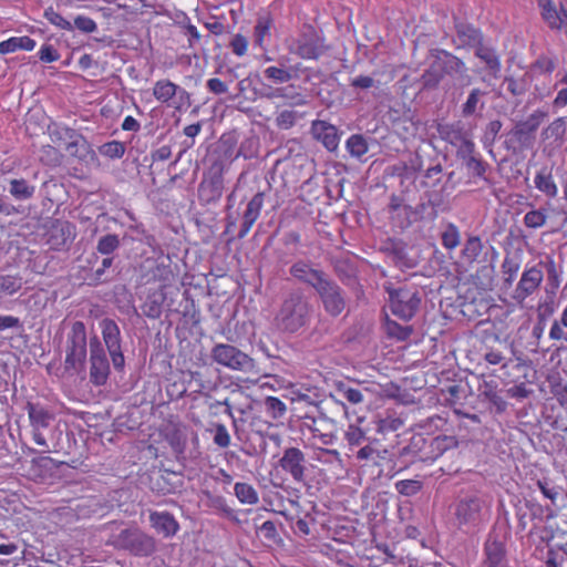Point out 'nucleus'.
<instances>
[{
  "mask_svg": "<svg viewBox=\"0 0 567 567\" xmlns=\"http://www.w3.org/2000/svg\"><path fill=\"white\" fill-rule=\"evenodd\" d=\"M290 274L296 279L303 281L313 288L317 287V282H321L326 278V275L321 270L313 269L303 261L293 264L290 268Z\"/></svg>",
  "mask_w": 567,
  "mask_h": 567,
  "instance_id": "aec40b11",
  "label": "nucleus"
},
{
  "mask_svg": "<svg viewBox=\"0 0 567 567\" xmlns=\"http://www.w3.org/2000/svg\"><path fill=\"white\" fill-rule=\"evenodd\" d=\"M110 375V363L100 339L94 336L90 339V381L96 385H104Z\"/></svg>",
  "mask_w": 567,
  "mask_h": 567,
  "instance_id": "39448f33",
  "label": "nucleus"
},
{
  "mask_svg": "<svg viewBox=\"0 0 567 567\" xmlns=\"http://www.w3.org/2000/svg\"><path fill=\"white\" fill-rule=\"evenodd\" d=\"M388 209L392 226L401 230L408 229L419 219V212L395 194L391 195Z\"/></svg>",
  "mask_w": 567,
  "mask_h": 567,
  "instance_id": "1a4fd4ad",
  "label": "nucleus"
},
{
  "mask_svg": "<svg viewBox=\"0 0 567 567\" xmlns=\"http://www.w3.org/2000/svg\"><path fill=\"white\" fill-rule=\"evenodd\" d=\"M311 134L313 138L320 142L329 152L338 148L340 135L338 128L327 121L316 120L311 123Z\"/></svg>",
  "mask_w": 567,
  "mask_h": 567,
  "instance_id": "4468645a",
  "label": "nucleus"
},
{
  "mask_svg": "<svg viewBox=\"0 0 567 567\" xmlns=\"http://www.w3.org/2000/svg\"><path fill=\"white\" fill-rule=\"evenodd\" d=\"M375 425L378 433L388 434L400 430L403 426V420L395 413H386L384 416L378 417Z\"/></svg>",
  "mask_w": 567,
  "mask_h": 567,
  "instance_id": "473e14b6",
  "label": "nucleus"
},
{
  "mask_svg": "<svg viewBox=\"0 0 567 567\" xmlns=\"http://www.w3.org/2000/svg\"><path fill=\"white\" fill-rule=\"evenodd\" d=\"M550 540L554 547L563 549L567 540V520H563L561 524L551 528Z\"/></svg>",
  "mask_w": 567,
  "mask_h": 567,
  "instance_id": "6e6d98bb",
  "label": "nucleus"
},
{
  "mask_svg": "<svg viewBox=\"0 0 567 567\" xmlns=\"http://www.w3.org/2000/svg\"><path fill=\"white\" fill-rule=\"evenodd\" d=\"M484 502L476 496L461 499L455 507V517L461 525L476 524L481 519Z\"/></svg>",
  "mask_w": 567,
  "mask_h": 567,
  "instance_id": "2eb2a0df",
  "label": "nucleus"
},
{
  "mask_svg": "<svg viewBox=\"0 0 567 567\" xmlns=\"http://www.w3.org/2000/svg\"><path fill=\"white\" fill-rule=\"evenodd\" d=\"M484 249L483 241L480 236H468L462 249V257L468 264L478 261Z\"/></svg>",
  "mask_w": 567,
  "mask_h": 567,
  "instance_id": "cd10ccee",
  "label": "nucleus"
},
{
  "mask_svg": "<svg viewBox=\"0 0 567 567\" xmlns=\"http://www.w3.org/2000/svg\"><path fill=\"white\" fill-rule=\"evenodd\" d=\"M475 54L486 64L487 69L494 76L498 75V73L501 72L502 64L499 56L497 55L495 50L481 44L476 49Z\"/></svg>",
  "mask_w": 567,
  "mask_h": 567,
  "instance_id": "c85d7f7f",
  "label": "nucleus"
},
{
  "mask_svg": "<svg viewBox=\"0 0 567 567\" xmlns=\"http://www.w3.org/2000/svg\"><path fill=\"white\" fill-rule=\"evenodd\" d=\"M327 51L324 40L313 29L293 40L290 52L303 60H318Z\"/></svg>",
  "mask_w": 567,
  "mask_h": 567,
  "instance_id": "0eeeda50",
  "label": "nucleus"
},
{
  "mask_svg": "<svg viewBox=\"0 0 567 567\" xmlns=\"http://www.w3.org/2000/svg\"><path fill=\"white\" fill-rule=\"evenodd\" d=\"M520 264L518 260L505 257L502 264V272L504 277V285L511 287L515 281L519 271Z\"/></svg>",
  "mask_w": 567,
  "mask_h": 567,
  "instance_id": "de8ad7c7",
  "label": "nucleus"
},
{
  "mask_svg": "<svg viewBox=\"0 0 567 567\" xmlns=\"http://www.w3.org/2000/svg\"><path fill=\"white\" fill-rule=\"evenodd\" d=\"M395 489L404 496H412L422 489V483L416 480H401L395 483Z\"/></svg>",
  "mask_w": 567,
  "mask_h": 567,
  "instance_id": "5fc2aeb1",
  "label": "nucleus"
},
{
  "mask_svg": "<svg viewBox=\"0 0 567 567\" xmlns=\"http://www.w3.org/2000/svg\"><path fill=\"white\" fill-rule=\"evenodd\" d=\"M313 460L322 465L329 466L330 470H342L343 467V461L337 450L318 446L315 449Z\"/></svg>",
  "mask_w": 567,
  "mask_h": 567,
  "instance_id": "bb28decb",
  "label": "nucleus"
},
{
  "mask_svg": "<svg viewBox=\"0 0 567 567\" xmlns=\"http://www.w3.org/2000/svg\"><path fill=\"white\" fill-rule=\"evenodd\" d=\"M480 395L484 398L492 406L495 408L497 413L505 412L507 402L501 395L498 382L493 378H483L478 384Z\"/></svg>",
  "mask_w": 567,
  "mask_h": 567,
  "instance_id": "dca6fc26",
  "label": "nucleus"
},
{
  "mask_svg": "<svg viewBox=\"0 0 567 567\" xmlns=\"http://www.w3.org/2000/svg\"><path fill=\"white\" fill-rule=\"evenodd\" d=\"M54 465V460L50 456H39L31 461L32 470H39L35 475L41 476L42 471L51 470Z\"/></svg>",
  "mask_w": 567,
  "mask_h": 567,
  "instance_id": "338daca9",
  "label": "nucleus"
},
{
  "mask_svg": "<svg viewBox=\"0 0 567 567\" xmlns=\"http://www.w3.org/2000/svg\"><path fill=\"white\" fill-rule=\"evenodd\" d=\"M421 298L416 291L399 288L390 291V308L393 315L403 320H410L416 313Z\"/></svg>",
  "mask_w": 567,
  "mask_h": 567,
  "instance_id": "6e6552de",
  "label": "nucleus"
},
{
  "mask_svg": "<svg viewBox=\"0 0 567 567\" xmlns=\"http://www.w3.org/2000/svg\"><path fill=\"white\" fill-rule=\"evenodd\" d=\"M35 187L30 185L25 179H11L10 181V194L19 200L29 199L33 196Z\"/></svg>",
  "mask_w": 567,
  "mask_h": 567,
  "instance_id": "4c0bfd02",
  "label": "nucleus"
},
{
  "mask_svg": "<svg viewBox=\"0 0 567 567\" xmlns=\"http://www.w3.org/2000/svg\"><path fill=\"white\" fill-rule=\"evenodd\" d=\"M75 227L70 221L54 220L49 228L47 243L53 250H61L72 243Z\"/></svg>",
  "mask_w": 567,
  "mask_h": 567,
  "instance_id": "ddd939ff",
  "label": "nucleus"
},
{
  "mask_svg": "<svg viewBox=\"0 0 567 567\" xmlns=\"http://www.w3.org/2000/svg\"><path fill=\"white\" fill-rule=\"evenodd\" d=\"M37 45L34 39L29 35L11 37L0 42V54H10L19 50L32 51Z\"/></svg>",
  "mask_w": 567,
  "mask_h": 567,
  "instance_id": "5701e85b",
  "label": "nucleus"
},
{
  "mask_svg": "<svg viewBox=\"0 0 567 567\" xmlns=\"http://www.w3.org/2000/svg\"><path fill=\"white\" fill-rule=\"evenodd\" d=\"M257 536L268 546H271L279 540L276 525L271 520H266L261 524V526L257 527Z\"/></svg>",
  "mask_w": 567,
  "mask_h": 567,
  "instance_id": "09e8293b",
  "label": "nucleus"
},
{
  "mask_svg": "<svg viewBox=\"0 0 567 567\" xmlns=\"http://www.w3.org/2000/svg\"><path fill=\"white\" fill-rule=\"evenodd\" d=\"M434 60L440 63L442 73L445 76L462 74L465 71L464 62L450 52L442 51Z\"/></svg>",
  "mask_w": 567,
  "mask_h": 567,
  "instance_id": "a878e982",
  "label": "nucleus"
},
{
  "mask_svg": "<svg viewBox=\"0 0 567 567\" xmlns=\"http://www.w3.org/2000/svg\"><path fill=\"white\" fill-rule=\"evenodd\" d=\"M338 392L351 404H359L364 400L363 393L359 389L346 385L343 383L338 385Z\"/></svg>",
  "mask_w": 567,
  "mask_h": 567,
  "instance_id": "4d7b16f0",
  "label": "nucleus"
},
{
  "mask_svg": "<svg viewBox=\"0 0 567 567\" xmlns=\"http://www.w3.org/2000/svg\"><path fill=\"white\" fill-rule=\"evenodd\" d=\"M120 247V238L115 234L102 236L96 245V250L102 255H111Z\"/></svg>",
  "mask_w": 567,
  "mask_h": 567,
  "instance_id": "8fccbe9b",
  "label": "nucleus"
},
{
  "mask_svg": "<svg viewBox=\"0 0 567 567\" xmlns=\"http://www.w3.org/2000/svg\"><path fill=\"white\" fill-rule=\"evenodd\" d=\"M265 75L267 79L272 80L276 83H286L291 80V73L281 68L269 66L265 70Z\"/></svg>",
  "mask_w": 567,
  "mask_h": 567,
  "instance_id": "052dcab7",
  "label": "nucleus"
},
{
  "mask_svg": "<svg viewBox=\"0 0 567 567\" xmlns=\"http://www.w3.org/2000/svg\"><path fill=\"white\" fill-rule=\"evenodd\" d=\"M39 59L44 63H51L58 61L61 55L52 44H43L38 51Z\"/></svg>",
  "mask_w": 567,
  "mask_h": 567,
  "instance_id": "e2e57ef3",
  "label": "nucleus"
},
{
  "mask_svg": "<svg viewBox=\"0 0 567 567\" xmlns=\"http://www.w3.org/2000/svg\"><path fill=\"white\" fill-rule=\"evenodd\" d=\"M177 94L186 95V91L174 82L163 79L154 83L153 95L162 104L169 105L171 100Z\"/></svg>",
  "mask_w": 567,
  "mask_h": 567,
  "instance_id": "412c9836",
  "label": "nucleus"
},
{
  "mask_svg": "<svg viewBox=\"0 0 567 567\" xmlns=\"http://www.w3.org/2000/svg\"><path fill=\"white\" fill-rule=\"evenodd\" d=\"M87 355L86 328L82 321H74L66 336L64 369L80 373L84 370Z\"/></svg>",
  "mask_w": 567,
  "mask_h": 567,
  "instance_id": "f03ea898",
  "label": "nucleus"
},
{
  "mask_svg": "<svg viewBox=\"0 0 567 567\" xmlns=\"http://www.w3.org/2000/svg\"><path fill=\"white\" fill-rule=\"evenodd\" d=\"M547 117V113L543 110H536L526 121L517 125V133L529 135L537 131L542 122Z\"/></svg>",
  "mask_w": 567,
  "mask_h": 567,
  "instance_id": "f704fd0d",
  "label": "nucleus"
},
{
  "mask_svg": "<svg viewBox=\"0 0 567 567\" xmlns=\"http://www.w3.org/2000/svg\"><path fill=\"white\" fill-rule=\"evenodd\" d=\"M566 558H567V556L563 549H559L551 545L547 551V557H546L545 563H546L547 567H563Z\"/></svg>",
  "mask_w": 567,
  "mask_h": 567,
  "instance_id": "bf43d9fd",
  "label": "nucleus"
},
{
  "mask_svg": "<svg viewBox=\"0 0 567 567\" xmlns=\"http://www.w3.org/2000/svg\"><path fill=\"white\" fill-rule=\"evenodd\" d=\"M566 132L565 117L554 120L543 132L545 138L561 140Z\"/></svg>",
  "mask_w": 567,
  "mask_h": 567,
  "instance_id": "864d4df0",
  "label": "nucleus"
},
{
  "mask_svg": "<svg viewBox=\"0 0 567 567\" xmlns=\"http://www.w3.org/2000/svg\"><path fill=\"white\" fill-rule=\"evenodd\" d=\"M22 287V277L19 275H0V297L13 295Z\"/></svg>",
  "mask_w": 567,
  "mask_h": 567,
  "instance_id": "c03bdc74",
  "label": "nucleus"
},
{
  "mask_svg": "<svg viewBox=\"0 0 567 567\" xmlns=\"http://www.w3.org/2000/svg\"><path fill=\"white\" fill-rule=\"evenodd\" d=\"M275 383H278V381L271 377H265L256 381L250 380V399L252 401L250 411L264 409L270 419L265 422L267 426L286 413L285 403L268 393L275 391Z\"/></svg>",
  "mask_w": 567,
  "mask_h": 567,
  "instance_id": "f257e3e1",
  "label": "nucleus"
},
{
  "mask_svg": "<svg viewBox=\"0 0 567 567\" xmlns=\"http://www.w3.org/2000/svg\"><path fill=\"white\" fill-rule=\"evenodd\" d=\"M346 147L349 154L358 159L363 157L369 151L367 140L361 134L351 135L346 142Z\"/></svg>",
  "mask_w": 567,
  "mask_h": 567,
  "instance_id": "58836bf2",
  "label": "nucleus"
},
{
  "mask_svg": "<svg viewBox=\"0 0 567 567\" xmlns=\"http://www.w3.org/2000/svg\"><path fill=\"white\" fill-rule=\"evenodd\" d=\"M482 92L478 89H473L467 96L466 102L463 104L462 113L464 116H471L475 113Z\"/></svg>",
  "mask_w": 567,
  "mask_h": 567,
  "instance_id": "680f3d73",
  "label": "nucleus"
},
{
  "mask_svg": "<svg viewBox=\"0 0 567 567\" xmlns=\"http://www.w3.org/2000/svg\"><path fill=\"white\" fill-rule=\"evenodd\" d=\"M537 487L542 492L543 496L550 501L553 506H558V501L563 498V489L549 480H538L536 483Z\"/></svg>",
  "mask_w": 567,
  "mask_h": 567,
  "instance_id": "e433bc0d",
  "label": "nucleus"
},
{
  "mask_svg": "<svg viewBox=\"0 0 567 567\" xmlns=\"http://www.w3.org/2000/svg\"><path fill=\"white\" fill-rule=\"evenodd\" d=\"M166 286L163 285L158 289L151 290L142 305L143 313L151 319H158L163 312V305L166 300Z\"/></svg>",
  "mask_w": 567,
  "mask_h": 567,
  "instance_id": "a211bd4d",
  "label": "nucleus"
},
{
  "mask_svg": "<svg viewBox=\"0 0 567 567\" xmlns=\"http://www.w3.org/2000/svg\"><path fill=\"white\" fill-rule=\"evenodd\" d=\"M214 443L219 447H227L230 443V436L225 425L217 424L214 429Z\"/></svg>",
  "mask_w": 567,
  "mask_h": 567,
  "instance_id": "0e129e2a",
  "label": "nucleus"
},
{
  "mask_svg": "<svg viewBox=\"0 0 567 567\" xmlns=\"http://www.w3.org/2000/svg\"><path fill=\"white\" fill-rule=\"evenodd\" d=\"M152 526L166 537L174 536L179 525L175 517L168 512H153L150 515Z\"/></svg>",
  "mask_w": 567,
  "mask_h": 567,
  "instance_id": "6ab92c4d",
  "label": "nucleus"
},
{
  "mask_svg": "<svg viewBox=\"0 0 567 567\" xmlns=\"http://www.w3.org/2000/svg\"><path fill=\"white\" fill-rule=\"evenodd\" d=\"M272 27V18L269 13H266L258 18L255 27V45L264 49L265 38H270V30Z\"/></svg>",
  "mask_w": 567,
  "mask_h": 567,
  "instance_id": "2f4dec72",
  "label": "nucleus"
},
{
  "mask_svg": "<svg viewBox=\"0 0 567 567\" xmlns=\"http://www.w3.org/2000/svg\"><path fill=\"white\" fill-rule=\"evenodd\" d=\"M309 308L307 301L299 295L287 298L277 317V324L282 330L296 332L307 322Z\"/></svg>",
  "mask_w": 567,
  "mask_h": 567,
  "instance_id": "7ed1b4c3",
  "label": "nucleus"
},
{
  "mask_svg": "<svg viewBox=\"0 0 567 567\" xmlns=\"http://www.w3.org/2000/svg\"><path fill=\"white\" fill-rule=\"evenodd\" d=\"M544 280V272L538 266L526 267L517 282L512 298L518 303L523 305L524 301L536 292Z\"/></svg>",
  "mask_w": 567,
  "mask_h": 567,
  "instance_id": "9d476101",
  "label": "nucleus"
},
{
  "mask_svg": "<svg viewBox=\"0 0 567 567\" xmlns=\"http://www.w3.org/2000/svg\"><path fill=\"white\" fill-rule=\"evenodd\" d=\"M74 27L85 33H92L97 29L96 22L86 16H78L74 19Z\"/></svg>",
  "mask_w": 567,
  "mask_h": 567,
  "instance_id": "69168bd1",
  "label": "nucleus"
},
{
  "mask_svg": "<svg viewBox=\"0 0 567 567\" xmlns=\"http://www.w3.org/2000/svg\"><path fill=\"white\" fill-rule=\"evenodd\" d=\"M344 440L350 450L359 447L367 441V433L361 427L350 424L344 432Z\"/></svg>",
  "mask_w": 567,
  "mask_h": 567,
  "instance_id": "a18cd8bd",
  "label": "nucleus"
},
{
  "mask_svg": "<svg viewBox=\"0 0 567 567\" xmlns=\"http://www.w3.org/2000/svg\"><path fill=\"white\" fill-rule=\"evenodd\" d=\"M213 358L219 364L238 369L245 361L246 355L229 344H217L213 349Z\"/></svg>",
  "mask_w": 567,
  "mask_h": 567,
  "instance_id": "f3484780",
  "label": "nucleus"
},
{
  "mask_svg": "<svg viewBox=\"0 0 567 567\" xmlns=\"http://www.w3.org/2000/svg\"><path fill=\"white\" fill-rule=\"evenodd\" d=\"M199 193L207 199H214L221 196L223 192V176L221 172L217 171L210 174L208 177H204L199 184Z\"/></svg>",
  "mask_w": 567,
  "mask_h": 567,
  "instance_id": "b1692460",
  "label": "nucleus"
},
{
  "mask_svg": "<svg viewBox=\"0 0 567 567\" xmlns=\"http://www.w3.org/2000/svg\"><path fill=\"white\" fill-rule=\"evenodd\" d=\"M547 117V113L543 110H536L526 121L517 125V133L529 135L537 131L542 122Z\"/></svg>",
  "mask_w": 567,
  "mask_h": 567,
  "instance_id": "72a5a7b5",
  "label": "nucleus"
},
{
  "mask_svg": "<svg viewBox=\"0 0 567 567\" xmlns=\"http://www.w3.org/2000/svg\"><path fill=\"white\" fill-rule=\"evenodd\" d=\"M65 150L74 157L84 158L90 152V145L83 136L74 133L73 137L65 143Z\"/></svg>",
  "mask_w": 567,
  "mask_h": 567,
  "instance_id": "ea45409f",
  "label": "nucleus"
},
{
  "mask_svg": "<svg viewBox=\"0 0 567 567\" xmlns=\"http://www.w3.org/2000/svg\"><path fill=\"white\" fill-rule=\"evenodd\" d=\"M312 439L322 445H331L336 435L332 432H323L316 424L311 427Z\"/></svg>",
  "mask_w": 567,
  "mask_h": 567,
  "instance_id": "774afa93",
  "label": "nucleus"
},
{
  "mask_svg": "<svg viewBox=\"0 0 567 567\" xmlns=\"http://www.w3.org/2000/svg\"><path fill=\"white\" fill-rule=\"evenodd\" d=\"M279 467L289 474L295 483L306 482V457L298 447H288L278 462Z\"/></svg>",
  "mask_w": 567,
  "mask_h": 567,
  "instance_id": "9b49d317",
  "label": "nucleus"
},
{
  "mask_svg": "<svg viewBox=\"0 0 567 567\" xmlns=\"http://www.w3.org/2000/svg\"><path fill=\"white\" fill-rule=\"evenodd\" d=\"M547 117V113L543 110H536L526 121L517 125V133L529 135L537 131L542 122Z\"/></svg>",
  "mask_w": 567,
  "mask_h": 567,
  "instance_id": "c9c22d12",
  "label": "nucleus"
},
{
  "mask_svg": "<svg viewBox=\"0 0 567 567\" xmlns=\"http://www.w3.org/2000/svg\"><path fill=\"white\" fill-rule=\"evenodd\" d=\"M384 327H385L386 334L390 338L396 339L398 341H405V340H408L411 337L412 332H413L412 327H410V326H402V324H400L396 321L391 320V319H386Z\"/></svg>",
  "mask_w": 567,
  "mask_h": 567,
  "instance_id": "37998d69",
  "label": "nucleus"
},
{
  "mask_svg": "<svg viewBox=\"0 0 567 567\" xmlns=\"http://www.w3.org/2000/svg\"><path fill=\"white\" fill-rule=\"evenodd\" d=\"M118 543L122 548L140 557L151 556L156 549L155 539L140 529H125L121 532Z\"/></svg>",
  "mask_w": 567,
  "mask_h": 567,
  "instance_id": "423d86ee",
  "label": "nucleus"
},
{
  "mask_svg": "<svg viewBox=\"0 0 567 567\" xmlns=\"http://www.w3.org/2000/svg\"><path fill=\"white\" fill-rule=\"evenodd\" d=\"M461 241V233L456 225L449 223L441 235L442 246L446 250L455 249Z\"/></svg>",
  "mask_w": 567,
  "mask_h": 567,
  "instance_id": "79ce46f5",
  "label": "nucleus"
},
{
  "mask_svg": "<svg viewBox=\"0 0 567 567\" xmlns=\"http://www.w3.org/2000/svg\"><path fill=\"white\" fill-rule=\"evenodd\" d=\"M444 78L445 75L442 73L440 63L435 62V60L422 75L425 87H436Z\"/></svg>",
  "mask_w": 567,
  "mask_h": 567,
  "instance_id": "49530a36",
  "label": "nucleus"
},
{
  "mask_svg": "<svg viewBox=\"0 0 567 567\" xmlns=\"http://www.w3.org/2000/svg\"><path fill=\"white\" fill-rule=\"evenodd\" d=\"M25 410L31 426V435L33 442L42 447V452H50V446L42 433L43 430L48 429L54 420V414L45 405L39 402L28 401Z\"/></svg>",
  "mask_w": 567,
  "mask_h": 567,
  "instance_id": "20e7f679",
  "label": "nucleus"
},
{
  "mask_svg": "<svg viewBox=\"0 0 567 567\" xmlns=\"http://www.w3.org/2000/svg\"><path fill=\"white\" fill-rule=\"evenodd\" d=\"M315 289L319 293L328 313L336 317L344 310L346 301L341 295L340 287L336 282L326 277L321 282H317Z\"/></svg>",
  "mask_w": 567,
  "mask_h": 567,
  "instance_id": "f8f14e48",
  "label": "nucleus"
},
{
  "mask_svg": "<svg viewBox=\"0 0 567 567\" xmlns=\"http://www.w3.org/2000/svg\"><path fill=\"white\" fill-rule=\"evenodd\" d=\"M101 155L109 158H121L125 154V145L120 141H111L99 147Z\"/></svg>",
  "mask_w": 567,
  "mask_h": 567,
  "instance_id": "3c124183",
  "label": "nucleus"
},
{
  "mask_svg": "<svg viewBox=\"0 0 567 567\" xmlns=\"http://www.w3.org/2000/svg\"><path fill=\"white\" fill-rule=\"evenodd\" d=\"M103 341L107 350H117L121 347V331L113 319L105 318L100 323Z\"/></svg>",
  "mask_w": 567,
  "mask_h": 567,
  "instance_id": "393cba45",
  "label": "nucleus"
},
{
  "mask_svg": "<svg viewBox=\"0 0 567 567\" xmlns=\"http://www.w3.org/2000/svg\"><path fill=\"white\" fill-rule=\"evenodd\" d=\"M48 134L53 144L62 146L73 137L74 131L58 123H51L48 125Z\"/></svg>",
  "mask_w": 567,
  "mask_h": 567,
  "instance_id": "a19ab883",
  "label": "nucleus"
},
{
  "mask_svg": "<svg viewBox=\"0 0 567 567\" xmlns=\"http://www.w3.org/2000/svg\"><path fill=\"white\" fill-rule=\"evenodd\" d=\"M534 184L535 187L548 198L557 197L558 186L549 167L544 166L536 173Z\"/></svg>",
  "mask_w": 567,
  "mask_h": 567,
  "instance_id": "4be33fe9",
  "label": "nucleus"
},
{
  "mask_svg": "<svg viewBox=\"0 0 567 567\" xmlns=\"http://www.w3.org/2000/svg\"><path fill=\"white\" fill-rule=\"evenodd\" d=\"M456 33L460 42L463 45L474 47L477 44H482V33L472 25L460 24L456 28Z\"/></svg>",
  "mask_w": 567,
  "mask_h": 567,
  "instance_id": "7c9ffc66",
  "label": "nucleus"
},
{
  "mask_svg": "<svg viewBox=\"0 0 567 567\" xmlns=\"http://www.w3.org/2000/svg\"><path fill=\"white\" fill-rule=\"evenodd\" d=\"M44 17L45 19L53 25L62 29V30H66V31H71L73 29V24L66 20L65 18H63L59 12H56L53 8H49L44 11Z\"/></svg>",
  "mask_w": 567,
  "mask_h": 567,
  "instance_id": "13d9d810",
  "label": "nucleus"
},
{
  "mask_svg": "<svg viewBox=\"0 0 567 567\" xmlns=\"http://www.w3.org/2000/svg\"><path fill=\"white\" fill-rule=\"evenodd\" d=\"M547 215L545 209H533L525 214L524 216V225L527 228H540L546 224Z\"/></svg>",
  "mask_w": 567,
  "mask_h": 567,
  "instance_id": "603ef678",
  "label": "nucleus"
},
{
  "mask_svg": "<svg viewBox=\"0 0 567 567\" xmlns=\"http://www.w3.org/2000/svg\"><path fill=\"white\" fill-rule=\"evenodd\" d=\"M486 564L488 567H499L505 557V549L501 542L492 540L485 544Z\"/></svg>",
  "mask_w": 567,
  "mask_h": 567,
  "instance_id": "c756f323",
  "label": "nucleus"
}]
</instances>
